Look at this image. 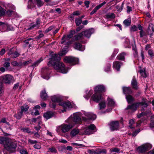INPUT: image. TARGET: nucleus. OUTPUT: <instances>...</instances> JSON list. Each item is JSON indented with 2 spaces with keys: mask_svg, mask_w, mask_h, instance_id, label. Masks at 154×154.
I'll use <instances>...</instances> for the list:
<instances>
[{
  "mask_svg": "<svg viewBox=\"0 0 154 154\" xmlns=\"http://www.w3.org/2000/svg\"><path fill=\"white\" fill-rule=\"evenodd\" d=\"M28 141L29 143L32 144H35L38 143V142L36 140H33L31 139H29Z\"/></svg>",
  "mask_w": 154,
  "mask_h": 154,
  "instance_id": "nucleus-59",
  "label": "nucleus"
},
{
  "mask_svg": "<svg viewBox=\"0 0 154 154\" xmlns=\"http://www.w3.org/2000/svg\"><path fill=\"white\" fill-rule=\"evenodd\" d=\"M88 127L92 131L93 130H94L95 127V126L94 124H91L89 125L88 126Z\"/></svg>",
  "mask_w": 154,
  "mask_h": 154,
  "instance_id": "nucleus-57",
  "label": "nucleus"
},
{
  "mask_svg": "<svg viewBox=\"0 0 154 154\" xmlns=\"http://www.w3.org/2000/svg\"><path fill=\"white\" fill-rule=\"evenodd\" d=\"M54 115V113L52 112H47L45 113L44 115V117L47 120L48 119L52 117Z\"/></svg>",
  "mask_w": 154,
  "mask_h": 154,
  "instance_id": "nucleus-17",
  "label": "nucleus"
},
{
  "mask_svg": "<svg viewBox=\"0 0 154 154\" xmlns=\"http://www.w3.org/2000/svg\"><path fill=\"white\" fill-rule=\"evenodd\" d=\"M140 131V129H137V131L134 132L132 135L133 137L135 136Z\"/></svg>",
  "mask_w": 154,
  "mask_h": 154,
  "instance_id": "nucleus-58",
  "label": "nucleus"
},
{
  "mask_svg": "<svg viewBox=\"0 0 154 154\" xmlns=\"http://www.w3.org/2000/svg\"><path fill=\"white\" fill-rule=\"evenodd\" d=\"M54 27V26H51L50 27H49L48 29H47L45 30V32H49V31H51V30H52Z\"/></svg>",
  "mask_w": 154,
  "mask_h": 154,
  "instance_id": "nucleus-61",
  "label": "nucleus"
},
{
  "mask_svg": "<svg viewBox=\"0 0 154 154\" xmlns=\"http://www.w3.org/2000/svg\"><path fill=\"white\" fill-rule=\"evenodd\" d=\"M0 28H2L3 29H5L4 31H9V30H14L13 27H12V29H9L8 25L7 24L5 23H4L2 22V24H1Z\"/></svg>",
  "mask_w": 154,
  "mask_h": 154,
  "instance_id": "nucleus-19",
  "label": "nucleus"
},
{
  "mask_svg": "<svg viewBox=\"0 0 154 154\" xmlns=\"http://www.w3.org/2000/svg\"><path fill=\"white\" fill-rule=\"evenodd\" d=\"M82 19L80 18H77L75 19V23L77 26H79L82 23Z\"/></svg>",
  "mask_w": 154,
  "mask_h": 154,
  "instance_id": "nucleus-46",
  "label": "nucleus"
},
{
  "mask_svg": "<svg viewBox=\"0 0 154 154\" xmlns=\"http://www.w3.org/2000/svg\"><path fill=\"white\" fill-rule=\"evenodd\" d=\"M54 103H55L52 101L50 103V106L52 108H54L56 106V104Z\"/></svg>",
  "mask_w": 154,
  "mask_h": 154,
  "instance_id": "nucleus-60",
  "label": "nucleus"
},
{
  "mask_svg": "<svg viewBox=\"0 0 154 154\" xmlns=\"http://www.w3.org/2000/svg\"><path fill=\"white\" fill-rule=\"evenodd\" d=\"M123 90L125 94H131L132 92L131 88L130 87H123Z\"/></svg>",
  "mask_w": 154,
  "mask_h": 154,
  "instance_id": "nucleus-27",
  "label": "nucleus"
},
{
  "mask_svg": "<svg viewBox=\"0 0 154 154\" xmlns=\"http://www.w3.org/2000/svg\"><path fill=\"white\" fill-rule=\"evenodd\" d=\"M151 122L150 123V126L151 127H154V115L151 117Z\"/></svg>",
  "mask_w": 154,
  "mask_h": 154,
  "instance_id": "nucleus-47",
  "label": "nucleus"
},
{
  "mask_svg": "<svg viewBox=\"0 0 154 154\" xmlns=\"http://www.w3.org/2000/svg\"><path fill=\"white\" fill-rule=\"evenodd\" d=\"M103 99V97L101 94L94 92V93L92 96L91 97L90 102H91V100H93L94 101L98 103Z\"/></svg>",
  "mask_w": 154,
  "mask_h": 154,
  "instance_id": "nucleus-7",
  "label": "nucleus"
},
{
  "mask_svg": "<svg viewBox=\"0 0 154 154\" xmlns=\"http://www.w3.org/2000/svg\"><path fill=\"white\" fill-rule=\"evenodd\" d=\"M17 145L14 142H10L5 145L4 147L6 150L10 152H12L16 148Z\"/></svg>",
  "mask_w": 154,
  "mask_h": 154,
  "instance_id": "nucleus-8",
  "label": "nucleus"
},
{
  "mask_svg": "<svg viewBox=\"0 0 154 154\" xmlns=\"http://www.w3.org/2000/svg\"><path fill=\"white\" fill-rule=\"evenodd\" d=\"M79 132V130L77 128H74L72 129L70 132V135L73 137L78 134Z\"/></svg>",
  "mask_w": 154,
  "mask_h": 154,
  "instance_id": "nucleus-26",
  "label": "nucleus"
},
{
  "mask_svg": "<svg viewBox=\"0 0 154 154\" xmlns=\"http://www.w3.org/2000/svg\"><path fill=\"white\" fill-rule=\"evenodd\" d=\"M120 151V149L116 147H114L110 149L109 150V152H115L118 153Z\"/></svg>",
  "mask_w": 154,
  "mask_h": 154,
  "instance_id": "nucleus-40",
  "label": "nucleus"
},
{
  "mask_svg": "<svg viewBox=\"0 0 154 154\" xmlns=\"http://www.w3.org/2000/svg\"><path fill=\"white\" fill-rule=\"evenodd\" d=\"M67 52V47L66 48H63L59 54H55L52 55L51 60L54 61V67L57 71L63 73H66L68 70V68H66L64 64L62 62L59 61L60 59V56L65 54Z\"/></svg>",
  "mask_w": 154,
  "mask_h": 154,
  "instance_id": "nucleus-1",
  "label": "nucleus"
},
{
  "mask_svg": "<svg viewBox=\"0 0 154 154\" xmlns=\"http://www.w3.org/2000/svg\"><path fill=\"white\" fill-rule=\"evenodd\" d=\"M23 115V113L21 112H19L17 114H16L14 116L17 119H20L21 118Z\"/></svg>",
  "mask_w": 154,
  "mask_h": 154,
  "instance_id": "nucleus-49",
  "label": "nucleus"
},
{
  "mask_svg": "<svg viewBox=\"0 0 154 154\" xmlns=\"http://www.w3.org/2000/svg\"><path fill=\"white\" fill-rule=\"evenodd\" d=\"M75 33V31L72 30L70 31L69 34L67 35L66 38V36L65 35H63L62 38V41L61 43V44H63L65 42L66 39L69 40V39L72 38L73 35H74Z\"/></svg>",
  "mask_w": 154,
  "mask_h": 154,
  "instance_id": "nucleus-13",
  "label": "nucleus"
},
{
  "mask_svg": "<svg viewBox=\"0 0 154 154\" xmlns=\"http://www.w3.org/2000/svg\"><path fill=\"white\" fill-rule=\"evenodd\" d=\"M10 64L9 62H6L4 63L3 66L5 68H8L10 66Z\"/></svg>",
  "mask_w": 154,
  "mask_h": 154,
  "instance_id": "nucleus-55",
  "label": "nucleus"
},
{
  "mask_svg": "<svg viewBox=\"0 0 154 154\" xmlns=\"http://www.w3.org/2000/svg\"><path fill=\"white\" fill-rule=\"evenodd\" d=\"M83 38V32L78 34L76 35H75L73 37V39L75 40H78L81 39Z\"/></svg>",
  "mask_w": 154,
  "mask_h": 154,
  "instance_id": "nucleus-24",
  "label": "nucleus"
},
{
  "mask_svg": "<svg viewBox=\"0 0 154 154\" xmlns=\"http://www.w3.org/2000/svg\"><path fill=\"white\" fill-rule=\"evenodd\" d=\"M138 103L135 104H133L131 105H129L128 106L126 109H131L133 111H135L136 110L137 107L139 106L138 105Z\"/></svg>",
  "mask_w": 154,
  "mask_h": 154,
  "instance_id": "nucleus-22",
  "label": "nucleus"
},
{
  "mask_svg": "<svg viewBox=\"0 0 154 154\" xmlns=\"http://www.w3.org/2000/svg\"><path fill=\"white\" fill-rule=\"evenodd\" d=\"M52 101L54 103H59L62 100L61 97L59 95H54L51 98Z\"/></svg>",
  "mask_w": 154,
  "mask_h": 154,
  "instance_id": "nucleus-16",
  "label": "nucleus"
},
{
  "mask_svg": "<svg viewBox=\"0 0 154 154\" xmlns=\"http://www.w3.org/2000/svg\"><path fill=\"white\" fill-rule=\"evenodd\" d=\"M105 88L103 85H98L95 87L94 92L100 94L102 92H105Z\"/></svg>",
  "mask_w": 154,
  "mask_h": 154,
  "instance_id": "nucleus-12",
  "label": "nucleus"
},
{
  "mask_svg": "<svg viewBox=\"0 0 154 154\" xmlns=\"http://www.w3.org/2000/svg\"><path fill=\"white\" fill-rule=\"evenodd\" d=\"M80 113H74L72 115H71L69 117H71L72 121L71 122V123H73L75 125L74 122L76 123H80L81 122V119L80 118L81 115Z\"/></svg>",
  "mask_w": 154,
  "mask_h": 154,
  "instance_id": "nucleus-4",
  "label": "nucleus"
},
{
  "mask_svg": "<svg viewBox=\"0 0 154 154\" xmlns=\"http://www.w3.org/2000/svg\"><path fill=\"white\" fill-rule=\"evenodd\" d=\"M134 122L133 119H131L130 120L129 123V124H130V125H129V127L131 128H133V127H132V125L133 124H134Z\"/></svg>",
  "mask_w": 154,
  "mask_h": 154,
  "instance_id": "nucleus-56",
  "label": "nucleus"
},
{
  "mask_svg": "<svg viewBox=\"0 0 154 154\" xmlns=\"http://www.w3.org/2000/svg\"><path fill=\"white\" fill-rule=\"evenodd\" d=\"M75 49L81 51H83L85 49V46L82 45L80 43L76 42L74 45Z\"/></svg>",
  "mask_w": 154,
  "mask_h": 154,
  "instance_id": "nucleus-15",
  "label": "nucleus"
},
{
  "mask_svg": "<svg viewBox=\"0 0 154 154\" xmlns=\"http://www.w3.org/2000/svg\"><path fill=\"white\" fill-rule=\"evenodd\" d=\"M82 32H83V36L89 38L91 34L94 32V30L92 28L90 29L85 30Z\"/></svg>",
  "mask_w": 154,
  "mask_h": 154,
  "instance_id": "nucleus-14",
  "label": "nucleus"
},
{
  "mask_svg": "<svg viewBox=\"0 0 154 154\" xmlns=\"http://www.w3.org/2000/svg\"><path fill=\"white\" fill-rule=\"evenodd\" d=\"M119 122L118 121H113L111 122L109 124L110 130L113 131L117 130L119 128Z\"/></svg>",
  "mask_w": 154,
  "mask_h": 154,
  "instance_id": "nucleus-11",
  "label": "nucleus"
},
{
  "mask_svg": "<svg viewBox=\"0 0 154 154\" xmlns=\"http://www.w3.org/2000/svg\"><path fill=\"white\" fill-rule=\"evenodd\" d=\"M86 95H84V97L86 99L88 100L91 96V95L93 94V90H90L89 91H85Z\"/></svg>",
  "mask_w": 154,
  "mask_h": 154,
  "instance_id": "nucleus-25",
  "label": "nucleus"
},
{
  "mask_svg": "<svg viewBox=\"0 0 154 154\" xmlns=\"http://www.w3.org/2000/svg\"><path fill=\"white\" fill-rule=\"evenodd\" d=\"M6 11L0 6V16L4 15L6 13Z\"/></svg>",
  "mask_w": 154,
  "mask_h": 154,
  "instance_id": "nucleus-45",
  "label": "nucleus"
},
{
  "mask_svg": "<svg viewBox=\"0 0 154 154\" xmlns=\"http://www.w3.org/2000/svg\"><path fill=\"white\" fill-rule=\"evenodd\" d=\"M127 12L128 13H129L132 10V8L131 7L127 6Z\"/></svg>",
  "mask_w": 154,
  "mask_h": 154,
  "instance_id": "nucleus-63",
  "label": "nucleus"
},
{
  "mask_svg": "<svg viewBox=\"0 0 154 154\" xmlns=\"http://www.w3.org/2000/svg\"><path fill=\"white\" fill-rule=\"evenodd\" d=\"M137 29V27L135 25L131 26L130 28V31L131 32H134Z\"/></svg>",
  "mask_w": 154,
  "mask_h": 154,
  "instance_id": "nucleus-50",
  "label": "nucleus"
},
{
  "mask_svg": "<svg viewBox=\"0 0 154 154\" xmlns=\"http://www.w3.org/2000/svg\"><path fill=\"white\" fill-rule=\"evenodd\" d=\"M35 2H36V4L38 7H40L42 6L44 2L41 0H34Z\"/></svg>",
  "mask_w": 154,
  "mask_h": 154,
  "instance_id": "nucleus-37",
  "label": "nucleus"
},
{
  "mask_svg": "<svg viewBox=\"0 0 154 154\" xmlns=\"http://www.w3.org/2000/svg\"><path fill=\"white\" fill-rule=\"evenodd\" d=\"M73 14L74 15L78 16L80 14V12L79 11H74L73 13Z\"/></svg>",
  "mask_w": 154,
  "mask_h": 154,
  "instance_id": "nucleus-64",
  "label": "nucleus"
},
{
  "mask_svg": "<svg viewBox=\"0 0 154 154\" xmlns=\"http://www.w3.org/2000/svg\"><path fill=\"white\" fill-rule=\"evenodd\" d=\"M43 60V59L42 58H41L39 59L35 62L32 65V66L35 67L37 66L38 64Z\"/></svg>",
  "mask_w": 154,
  "mask_h": 154,
  "instance_id": "nucleus-43",
  "label": "nucleus"
},
{
  "mask_svg": "<svg viewBox=\"0 0 154 154\" xmlns=\"http://www.w3.org/2000/svg\"><path fill=\"white\" fill-rule=\"evenodd\" d=\"M29 108V106L28 105L24 106L21 107V112L23 114V112L26 113Z\"/></svg>",
  "mask_w": 154,
  "mask_h": 154,
  "instance_id": "nucleus-31",
  "label": "nucleus"
},
{
  "mask_svg": "<svg viewBox=\"0 0 154 154\" xmlns=\"http://www.w3.org/2000/svg\"><path fill=\"white\" fill-rule=\"evenodd\" d=\"M138 105L140 106L142 108H146L148 106V104L145 102L138 103Z\"/></svg>",
  "mask_w": 154,
  "mask_h": 154,
  "instance_id": "nucleus-34",
  "label": "nucleus"
},
{
  "mask_svg": "<svg viewBox=\"0 0 154 154\" xmlns=\"http://www.w3.org/2000/svg\"><path fill=\"white\" fill-rule=\"evenodd\" d=\"M71 117H69L65 121V122L68 123V124H63L60 125L58 126L56 128V131L59 133L61 131L63 133L68 132L71 128L74 127L75 125L71 122L72 121Z\"/></svg>",
  "mask_w": 154,
  "mask_h": 154,
  "instance_id": "nucleus-2",
  "label": "nucleus"
},
{
  "mask_svg": "<svg viewBox=\"0 0 154 154\" xmlns=\"http://www.w3.org/2000/svg\"><path fill=\"white\" fill-rule=\"evenodd\" d=\"M126 98L129 103H132L134 100L133 97L130 95H126Z\"/></svg>",
  "mask_w": 154,
  "mask_h": 154,
  "instance_id": "nucleus-35",
  "label": "nucleus"
},
{
  "mask_svg": "<svg viewBox=\"0 0 154 154\" xmlns=\"http://www.w3.org/2000/svg\"><path fill=\"white\" fill-rule=\"evenodd\" d=\"M151 114V111L150 110H149L147 112H143L137 115V117H138V118H140L142 116H144V115H150Z\"/></svg>",
  "mask_w": 154,
  "mask_h": 154,
  "instance_id": "nucleus-30",
  "label": "nucleus"
},
{
  "mask_svg": "<svg viewBox=\"0 0 154 154\" xmlns=\"http://www.w3.org/2000/svg\"><path fill=\"white\" fill-rule=\"evenodd\" d=\"M21 154H28L26 150L22 149L20 151Z\"/></svg>",
  "mask_w": 154,
  "mask_h": 154,
  "instance_id": "nucleus-62",
  "label": "nucleus"
},
{
  "mask_svg": "<svg viewBox=\"0 0 154 154\" xmlns=\"http://www.w3.org/2000/svg\"><path fill=\"white\" fill-rule=\"evenodd\" d=\"M123 23L126 26H128L130 25L131 20L129 19L125 20L124 21Z\"/></svg>",
  "mask_w": 154,
  "mask_h": 154,
  "instance_id": "nucleus-42",
  "label": "nucleus"
},
{
  "mask_svg": "<svg viewBox=\"0 0 154 154\" xmlns=\"http://www.w3.org/2000/svg\"><path fill=\"white\" fill-rule=\"evenodd\" d=\"M0 82H3L6 84H10L12 82L13 77L10 75H6L0 77Z\"/></svg>",
  "mask_w": 154,
  "mask_h": 154,
  "instance_id": "nucleus-6",
  "label": "nucleus"
},
{
  "mask_svg": "<svg viewBox=\"0 0 154 154\" xmlns=\"http://www.w3.org/2000/svg\"><path fill=\"white\" fill-rule=\"evenodd\" d=\"M43 60V59L42 58H41L39 59L35 62L32 65V66L35 67L37 66L38 64Z\"/></svg>",
  "mask_w": 154,
  "mask_h": 154,
  "instance_id": "nucleus-44",
  "label": "nucleus"
},
{
  "mask_svg": "<svg viewBox=\"0 0 154 154\" xmlns=\"http://www.w3.org/2000/svg\"><path fill=\"white\" fill-rule=\"evenodd\" d=\"M40 96L41 98L44 100H45L47 98L48 96L46 93L45 90L44 89L41 91L40 93Z\"/></svg>",
  "mask_w": 154,
  "mask_h": 154,
  "instance_id": "nucleus-23",
  "label": "nucleus"
},
{
  "mask_svg": "<svg viewBox=\"0 0 154 154\" xmlns=\"http://www.w3.org/2000/svg\"><path fill=\"white\" fill-rule=\"evenodd\" d=\"M22 130L24 132H26L28 133H31V131L30 130V129L28 128H22Z\"/></svg>",
  "mask_w": 154,
  "mask_h": 154,
  "instance_id": "nucleus-52",
  "label": "nucleus"
},
{
  "mask_svg": "<svg viewBox=\"0 0 154 154\" xmlns=\"http://www.w3.org/2000/svg\"><path fill=\"white\" fill-rule=\"evenodd\" d=\"M92 134V131L88 128V127L85 128L84 129V132L82 134H86L89 135Z\"/></svg>",
  "mask_w": 154,
  "mask_h": 154,
  "instance_id": "nucleus-29",
  "label": "nucleus"
},
{
  "mask_svg": "<svg viewBox=\"0 0 154 154\" xmlns=\"http://www.w3.org/2000/svg\"><path fill=\"white\" fill-rule=\"evenodd\" d=\"M50 72L47 68H43L42 70L41 77L45 79L48 80L50 78Z\"/></svg>",
  "mask_w": 154,
  "mask_h": 154,
  "instance_id": "nucleus-9",
  "label": "nucleus"
},
{
  "mask_svg": "<svg viewBox=\"0 0 154 154\" xmlns=\"http://www.w3.org/2000/svg\"><path fill=\"white\" fill-rule=\"evenodd\" d=\"M151 30H152V33L151 34H150V35H152L153 33L154 32V25L152 24H149L148 27L149 32V31H151Z\"/></svg>",
  "mask_w": 154,
  "mask_h": 154,
  "instance_id": "nucleus-41",
  "label": "nucleus"
},
{
  "mask_svg": "<svg viewBox=\"0 0 154 154\" xmlns=\"http://www.w3.org/2000/svg\"><path fill=\"white\" fill-rule=\"evenodd\" d=\"M64 61L66 63H69L72 65H75L78 63L79 60L74 57H66L64 58Z\"/></svg>",
  "mask_w": 154,
  "mask_h": 154,
  "instance_id": "nucleus-5",
  "label": "nucleus"
},
{
  "mask_svg": "<svg viewBox=\"0 0 154 154\" xmlns=\"http://www.w3.org/2000/svg\"><path fill=\"white\" fill-rule=\"evenodd\" d=\"M148 53L149 55L151 57H154V53L153 51L151 50H149Z\"/></svg>",
  "mask_w": 154,
  "mask_h": 154,
  "instance_id": "nucleus-51",
  "label": "nucleus"
},
{
  "mask_svg": "<svg viewBox=\"0 0 154 154\" xmlns=\"http://www.w3.org/2000/svg\"><path fill=\"white\" fill-rule=\"evenodd\" d=\"M139 72L141 76L143 78H146L147 77V75L144 69H141Z\"/></svg>",
  "mask_w": 154,
  "mask_h": 154,
  "instance_id": "nucleus-39",
  "label": "nucleus"
},
{
  "mask_svg": "<svg viewBox=\"0 0 154 154\" xmlns=\"http://www.w3.org/2000/svg\"><path fill=\"white\" fill-rule=\"evenodd\" d=\"M99 106L100 109H103L106 107V103L105 101H103L99 104Z\"/></svg>",
  "mask_w": 154,
  "mask_h": 154,
  "instance_id": "nucleus-33",
  "label": "nucleus"
},
{
  "mask_svg": "<svg viewBox=\"0 0 154 154\" xmlns=\"http://www.w3.org/2000/svg\"><path fill=\"white\" fill-rule=\"evenodd\" d=\"M106 3V1H104L103 3L100 4L98 5H97L95 7V8L97 10H98L99 9H100V8H101L102 6H103V5H104Z\"/></svg>",
  "mask_w": 154,
  "mask_h": 154,
  "instance_id": "nucleus-48",
  "label": "nucleus"
},
{
  "mask_svg": "<svg viewBox=\"0 0 154 154\" xmlns=\"http://www.w3.org/2000/svg\"><path fill=\"white\" fill-rule=\"evenodd\" d=\"M111 65L110 64H108L105 67V71L106 72H108L110 70Z\"/></svg>",
  "mask_w": 154,
  "mask_h": 154,
  "instance_id": "nucleus-54",
  "label": "nucleus"
},
{
  "mask_svg": "<svg viewBox=\"0 0 154 154\" xmlns=\"http://www.w3.org/2000/svg\"><path fill=\"white\" fill-rule=\"evenodd\" d=\"M125 55L126 54L125 53H121L118 56V59L120 60H123L125 59Z\"/></svg>",
  "mask_w": 154,
  "mask_h": 154,
  "instance_id": "nucleus-36",
  "label": "nucleus"
},
{
  "mask_svg": "<svg viewBox=\"0 0 154 154\" xmlns=\"http://www.w3.org/2000/svg\"><path fill=\"white\" fill-rule=\"evenodd\" d=\"M9 54L11 55V57L14 58L18 57L20 55V54L17 51H15L13 53H9Z\"/></svg>",
  "mask_w": 154,
  "mask_h": 154,
  "instance_id": "nucleus-38",
  "label": "nucleus"
},
{
  "mask_svg": "<svg viewBox=\"0 0 154 154\" xmlns=\"http://www.w3.org/2000/svg\"><path fill=\"white\" fill-rule=\"evenodd\" d=\"M59 105L62 106L63 108V110H62V112L66 111V110L69 109L72 107L71 103L69 102L60 103H59Z\"/></svg>",
  "mask_w": 154,
  "mask_h": 154,
  "instance_id": "nucleus-10",
  "label": "nucleus"
},
{
  "mask_svg": "<svg viewBox=\"0 0 154 154\" xmlns=\"http://www.w3.org/2000/svg\"><path fill=\"white\" fill-rule=\"evenodd\" d=\"M108 104L109 106H112L115 105V103L113 99L109 97L107 99Z\"/></svg>",
  "mask_w": 154,
  "mask_h": 154,
  "instance_id": "nucleus-28",
  "label": "nucleus"
},
{
  "mask_svg": "<svg viewBox=\"0 0 154 154\" xmlns=\"http://www.w3.org/2000/svg\"><path fill=\"white\" fill-rule=\"evenodd\" d=\"M85 115L88 119H90L94 120L96 118V116L95 115L91 113L86 112L85 113Z\"/></svg>",
  "mask_w": 154,
  "mask_h": 154,
  "instance_id": "nucleus-18",
  "label": "nucleus"
},
{
  "mask_svg": "<svg viewBox=\"0 0 154 154\" xmlns=\"http://www.w3.org/2000/svg\"><path fill=\"white\" fill-rule=\"evenodd\" d=\"M131 85L133 88L137 89L138 88L137 81L135 77H133L131 82Z\"/></svg>",
  "mask_w": 154,
  "mask_h": 154,
  "instance_id": "nucleus-20",
  "label": "nucleus"
},
{
  "mask_svg": "<svg viewBox=\"0 0 154 154\" xmlns=\"http://www.w3.org/2000/svg\"><path fill=\"white\" fill-rule=\"evenodd\" d=\"M152 145L148 143H145L139 146L137 149V151L140 153H143L150 149Z\"/></svg>",
  "mask_w": 154,
  "mask_h": 154,
  "instance_id": "nucleus-3",
  "label": "nucleus"
},
{
  "mask_svg": "<svg viewBox=\"0 0 154 154\" xmlns=\"http://www.w3.org/2000/svg\"><path fill=\"white\" fill-rule=\"evenodd\" d=\"M121 65V63L120 62L116 61L113 63V67L114 69L118 71L119 70Z\"/></svg>",
  "mask_w": 154,
  "mask_h": 154,
  "instance_id": "nucleus-21",
  "label": "nucleus"
},
{
  "mask_svg": "<svg viewBox=\"0 0 154 154\" xmlns=\"http://www.w3.org/2000/svg\"><path fill=\"white\" fill-rule=\"evenodd\" d=\"M106 16L107 19L114 18L115 17V15L113 13H109L106 14Z\"/></svg>",
  "mask_w": 154,
  "mask_h": 154,
  "instance_id": "nucleus-32",
  "label": "nucleus"
},
{
  "mask_svg": "<svg viewBox=\"0 0 154 154\" xmlns=\"http://www.w3.org/2000/svg\"><path fill=\"white\" fill-rule=\"evenodd\" d=\"M49 150L52 153H56L57 152V150L54 147H51L49 148Z\"/></svg>",
  "mask_w": 154,
  "mask_h": 154,
  "instance_id": "nucleus-53",
  "label": "nucleus"
}]
</instances>
